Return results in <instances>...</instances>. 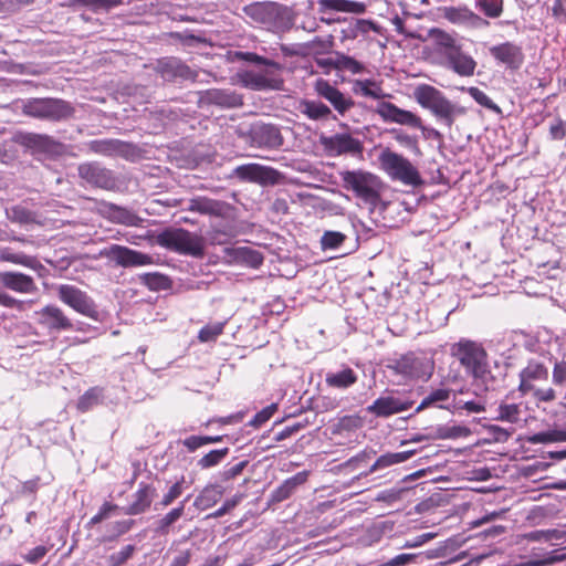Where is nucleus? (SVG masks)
Returning a JSON list of instances; mask_svg holds the SVG:
<instances>
[{"label": "nucleus", "mask_w": 566, "mask_h": 566, "mask_svg": "<svg viewBox=\"0 0 566 566\" xmlns=\"http://www.w3.org/2000/svg\"><path fill=\"white\" fill-rule=\"evenodd\" d=\"M138 281L151 291H161L170 286L168 276L158 272L139 274Z\"/></svg>", "instance_id": "obj_44"}, {"label": "nucleus", "mask_w": 566, "mask_h": 566, "mask_svg": "<svg viewBox=\"0 0 566 566\" xmlns=\"http://www.w3.org/2000/svg\"><path fill=\"white\" fill-rule=\"evenodd\" d=\"M297 109L302 115L312 120L336 119L332 109L318 99H301Z\"/></svg>", "instance_id": "obj_29"}, {"label": "nucleus", "mask_w": 566, "mask_h": 566, "mask_svg": "<svg viewBox=\"0 0 566 566\" xmlns=\"http://www.w3.org/2000/svg\"><path fill=\"white\" fill-rule=\"evenodd\" d=\"M469 434L470 430L464 426L441 427L438 429V437L441 439H455Z\"/></svg>", "instance_id": "obj_59"}, {"label": "nucleus", "mask_w": 566, "mask_h": 566, "mask_svg": "<svg viewBox=\"0 0 566 566\" xmlns=\"http://www.w3.org/2000/svg\"><path fill=\"white\" fill-rule=\"evenodd\" d=\"M415 454V451H402V452H395V453H386L380 455L374 464L369 468V470L365 473H363L365 476L377 472L379 470L389 468L397 463H402L407 460H409Z\"/></svg>", "instance_id": "obj_37"}, {"label": "nucleus", "mask_w": 566, "mask_h": 566, "mask_svg": "<svg viewBox=\"0 0 566 566\" xmlns=\"http://www.w3.org/2000/svg\"><path fill=\"white\" fill-rule=\"evenodd\" d=\"M490 433L493 436V439L496 442H506L512 434L514 433L513 428H503L496 424H492L489 427Z\"/></svg>", "instance_id": "obj_63"}, {"label": "nucleus", "mask_w": 566, "mask_h": 566, "mask_svg": "<svg viewBox=\"0 0 566 566\" xmlns=\"http://www.w3.org/2000/svg\"><path fill=\"white\" fill-rule=\"evenodd\" d=\"M87 147L92 153L103 156L129 158L135 153V147L132 144L113 138L91 140Z\"/></svg>", "instance_id": "obj_23"}, {"label": "nucleus", "mask_w": 566, "mask_h": 566, "mask_svg": "<svg viewBox=\"0 0 566 566\" xmlns=\"http://www.w3.org/2000/svg\"><path fill=\"white\" fill-rule=\"evenodd\" d=\"M452 354L465 368L467 374L474 380L486 385L493 379L488 363V354L484 348L475 342L461 339L452 347Z\"/></svg>", "instance_id": "obj_4"}, {"label": "nucleus", "mask_w": 566, "mask_h": 566, "mask_svg": "<svg viewBox=\"0 0 566 566\" xmlns=\"http://www.w3.org/2000/svg\"><path fill=\"white\" fill-rule=\"evenodd\" d=\"M57 297L75 312L96 322L102 321V313L98 311L94 300L78 287L70 284H62L57 287Z\"/></svg>", "instance_id": "obj_10"}, {"label": "nucleus", "mask_w": 566, "mask_h": 566, "mask_svg": "<svg viewBox=\"0 0 566 566\" xmlns=\"http://www.w3.org/2000/svg\"><path fill=\"white\" fill-rule=\"evenodd\" d=\"M451 390L448 388H437L430 391L416 408V412H420L430 407L446 408L443 405L450 399Z\"/></svg>", "instance_id": "obj_41"}, {"label": "nucleus", "mask_w": 566, "mask_h": 566, "mask_svg": "<svg viewBox=\"0 0 566 566\" xmlns=\"http://www.w3.org/2000/svg\"><path fill=\"white\" fill-rule=\"evenodd\" d=\"M394 369L405 377L427 380L432 375L433 364L424 356L407 353L394 361Z\"/></svg>", "instance_id": "obj_15"}, {"label": "nucleus", "mask_w": 566, "mask_h": 566, "mask_svg": "<svg viewBox=\"0 0 566 566\" xmlns=\"http://www.w3.org/2000/svg\"><path fill=\"white\" fill-rule=\"evenodd\" d=\"M441 15L452 24L470 29H480L490 24L488 20L481 18L467 6L443 7L441 8Z\"/></svg>", "instance_id": "obj_21"}, {"label": "nucleus", "mask_w": 566, "mask_h": 566, "mask_svg": "<svg viewBox=\"0 0 566 566\" xmlns=\"http://www.w3.org/2000/svg\"><path fill=\"white\" fill-rule=\"evenodd\" d=\"M189 499L190 495L182 500L179 506L169 511L166 515H164L155 523V532L157 534L166 535L169 533L170 526L174 525L184 515L185 505Z\"/></svg>", "instance_id": "obj_38"}, {"label": "nucleus", "mask_w": 566, "mask_h": 566, "mask_svg": "<svg viewBox=\"0 0 566 566\" xmlns=\"http://www.w3.org/2000/svg\"><path fill=\"white\" fill-rule=\"evenodd\" d=\"M108 214L112 221L128 227L138 226L140 221V218L130 210L113 203L108 206Z\"/></svg>", "instance_id": "obj_42"}, {"label": "nucleus", "mask_w": 566, "mask_h": 566, "mask_svg": "<svg viewBox=\"0 0 566 566\" xmlns=\"http://www.w3.org/2000/svg\"><path fill=\"white\" fill-rule=\"evenodd\" d=\"M10 140L38 159H56L65 153V145L48 134L17 130Z\"/></svg>", "instance_id": "obj_6"}, {"label": "nucleus", "mask_w": 566, "mask_h": 566, "mask_svg": "<svg viewBox=\"0 0 566 566\" xmlns=\"http://www.w3.org/2000/svg\"><path fill=\"white\" fill-rule=\"evenodd\" d=\"M283 145V137L277 126L254 122L250 125V147L279 148Z\"/></svg>", "instance_id": "obj_17"}, {"label": "nucleus", "mask_w": 566, "mask_h": 566, "mask_svg": "<svg viewBox=\"0 0 566 566\" xmlns=\"http://www.w3.org/2000/svg\"><path fill=\"white\" fill-rule=\"evenodd\" d=\"M277 410L276 403H271L256 412V415L250 420V427L260 428L266 421H269L274 412Z\"/></svg>", "instance_id": "obj_58"}, {"label": "nucleus", "mask_w": 566, "mask_h": 566, "mask_svg": "<svg viewBox=\"0 0 566 566\" xmlns=\"http://www.w3.org/2000/svg\"><path fill=\"white\" fill-rule=\"evenodd\" d=\"M390 133L392 134L395 140L400 145L411 150H418V140L416 136H411L399 129H392Z\"/></svg>", "instance_id": "obj_62"}, {"label": "nucleus", "mask_w": 566, "mask_h": 566, "mask_svg": "<svg viewBox=\"0 0 566 566\" xmlns=\"http://www.w3.org/2000/svg\"><path fill=\"white\" fill-rule=\"evenodd\" d=\"M428 35L433 43L436 51L439 52L443 59L460 46L457 39L442 29L432 28Z\"/></svg>", "instance_id": "obj_31"}, {"label": "nucleus", "mask_w": 566, "mask_h": 566, "mask_svg": "<svg viewBox=\"0 0 566 566\" xmlns=\"http://www.w3.org/2000/svg\"><path fill=\"white\" fill-rule=\"evenodd\" d=\"M124 0H72L73 6H83L90 8L94 12L109 11L113 8L119 7Z\"/></svg>", "instance_id": "obj_50"}, {"label": "nucleus", "mask_w": 566, "mask_h": 566, "mask_svg": "<svg viewBox=\"0 0 566 566\" xmlns=\"http://www.w3.org/2000/svg\"><path fill=\"white\" fill-rule=\"evenodd\" d=\"M552 360L553 356L546 352L526 361V365L518 373L520 384L517 390L522 396L531 395L537 403L551 402L556 399L554 388L537 387L538 382L548 380Z\"/></svg>", "instance_id": "obj_1"}, {"label": "nucleus", "mask_w": 566, "mask_h": 566, "mask_svg": "<svg viewBox=\"0 0 566 566\" xmlns=\"http://www.w3.org/2000/svg\"><path fill=\"white\" fill-rule=\"evenodd\" d=\"M198 106L216 105L219 107L231 108L243 105V95L237 94L232 90L210 88L198 92Z\"/></svg>", "instance_id": "obj_19"}, {"label": "nucleus", "mask_w": 566, "mask_h": 566, "mask_svg": "<svg viewBox=\"0 0 566 566\" xmlns=\"http://www.w3.org/2000/svg\"><path fill=\"white\" fill-rule=\"evenodd\" d=\"M99 256L114 261L123 268L142 266L153 263L150 255L118 244H112L102 249Z\"/></svg>", "instance_id": "obj_16"}, {"label": "nucleus", "mask_w": 566, "mask_h": 566, "mask_svg": "<svg viewBox=\"0 0 566 566\" xmlns=\"http://www.w3.org/2000/svg\"><path fill=\"white\" fill-rule=\"evenodd\" d=\"M566 441V429H554L534 433L528 438L532 444Z\"/></svg>", "instance_id": "obj_45"}, {"label": "nucleus", "mask_w": 566, "mask_h": 566, "mask_svg": "<svg viewBox=\"0 0 566 566\" xmlns=\"http://www.w3.org/2000/svg\"><path fill=\"white\" fill-rule=\"evenodd\" d=\"M551 138L562 140L566 136V122L557 118L549 127Z\"/></svg>", "instance_id": "obj_64"}, {"label": "nucleus", "mask_w": 566, "mask_h": 566, "mask_svg": "<svg viewBox=\"0 0 566 566\" xmlns=\"http://www.w3.org/2000/svg\"><path fill=\"white\" fill-rule=\"evenodd\" d=\"M412 401L395 396L379 397L373 405L367 407V411L377 417H389L391 415L406 411L412 407Z\"/></svg>", "instance_id": "obj_25"}, {"label": "nucleus", "mask_w": 566, "mask_h": 566, "mask_svg": "<svg viewBox=\"0 0 566 566\" xmlns=\"http://www.w3.org/2000/svg\"><path fill=\"white\" fill-rule=\"evenodd\" d=\"M345 240L346 235L339 231H325L321 238V247L324 251L336 250Z\"/></svg>", "instance_id": "obj_53"}, {"label": "nucleus", "mask_w": 566, "mask_h": 566, "mask_svg": "<svg viewBox=\"0 0 566 566\" xmlns=\"http://www.w3.org/2000/svg\"><path fill=\"white\" fill-rule=\"evenodd\" d=\"M283 80L280 66L258 54L250 53V88L251 90H281Z\"/></svg>", "instance_id": "obj_9"}, {"label": "nucleus", "mask_w": 566, "mask_h": 566, "mask_svg": "<svg viewBox=\"0 0 566 566\" xmlns=\"http://www.w3.org/2000/svg\"><path fill=\"white\" fill-rule=\"evenodd\" d=\"M0 261L21 264L30 269H38L41 266L36 258L27 255L24 253H15L11 248H0Z\"/></svg>", "instance_id": "obj_39"}, {"label": "nucleus", "mask_w": 566, "mask_h": 566, "mask_svg": "<svg viewBox=\"0 0 566 566\" xmlns=\"http://www.w3.org/2000/svg\"><path fill=\"white\" fill-rule=\"evenodd\" d=\"M355 90L361 95L366 97H371L374 99H381L382 97L386 96L380 85L373 80L356 81Z\"/></svg>", "instance_id": "obj_47"}, {"label": "nucleus", "mask_w": 566, "mask_h": 566, "mask_svg": "<svg viewBox=\"0 0 566 566\" xmlns=\"http://www.w3.org/2000/svg\"><path fill=\"white\" fill-rule=\"evenodd\" d=\"M322 11H338L361 14L366 11V4L350 0H318Z\"/></svg>", "instance_id": "obj_33"}, {"label": "nucleus", "mask_w": 566, "mask_h": 566, "mask_svg": "<svg viewBox=\"0 0 566 566\" xmlns=\"http://www.w3.org/2000/svg\"><path fill=\"white\" fill-rule=\"evenodd\" d=\"M223 325V323H214L203 326L198 334L199 340L203 343L214 340L222 333Z\"/></svg>", "instance_id": "obj_56"}, {"label": "nucleus", "mask_w": 566, "mask_h": 566, "mask_svg": "<svg viewBox=\"0 0 566 566\" xmlns=\"http://www.w3.org/2000/svg\"><path fill=\"white\" fill-rule=\"evenodd\" d=\"M503 7V0H474V8L490 19L501 17Z\"/></svg>", "instance_id": "obj_46"}, {"label": "nucleus", "mask_w": 566, "mask_h": 566, "mask_svg": "<svg viewBox=\"0 0 566 566\" xmlns=\"http://www.w3.org/2000/svg\"><path fill=\"white\" fill-rule=\"evenodd\" d=\"M357 381L356 373L349 368L344 367L336 371L326 374L325 382L328 387L336 389H347Z\"/></svg>", "instance_id": "obj_32"}, {"label": "nucleus", "mask_w": 566, "mask_h": 566, "mask_svg": "<svg viewBox=\"0 0 566 566\" xmlns=\"http://www.w3.org/2000/svg\"><path fill=\"white\" fill-rule=\"evenodd\" d=\"M221 495L222 492L219 485H207L195 499L193 506L200 511H205L214 505L220 500Z\"/></svg>", "instance_id": "obj_40"}, {"label": "nucleus", "mask_w": 566, "mask_h": 566, "mask_svg": "<svg viewBox=\"0 0 566 566\" xmlns=\"http://www.w3.org/2000/svg\"><path fill=\"white\" fill-rule=\"evenodd\" d=\"M523 416L524 410L521 403L503 399L496 407L493 419L510 424H518L523 421Z\"/></svg>", "instance_id": "obj_30"}, {"label": "nucleus", "mask_w": 566, "mask_h": 566, "mask_svg": "<svg viewBox=\"0 0 566 566\" xmlns=\"http://www.w3.org/2000/svg\"><path fill=\"white\" fill-rule=\"evenodd\" d=\"M306 472H298L295 475L289 478L273 491L271 500L273 502H281L286 500L289 496H291L297 486L306 481Z\"/></svg>", "instance_id": "obj_34"}, {"label": "nucleus", "mask_w": 566, "mask_h": 566, "mask_svg": "<svg viewBox=\"0 0 566 566\" xmlns=\"http://www.w3.org/2000/svg\"><path fill=\"white\" fill-rule=\"evenodd\" d=\"M1 284L18 293H32L36 290L33 279L19 272H1Z\"/></svg>", "instance_id": "obj_27"}, {"label": "nucleus", "mask_w": 566, "mask_h": 566, "mask_svg": "<svg viewBox=\"0 0 566 566\" xmlns=\"http://www.w3.org/2000/svg\"><path fill=\"white\" fill-rule=\"evenodd\" d=\"M134 525H135V521L134 520L117 521V522H115L112 525V528L114 531V535L105 536V537H103L101 539V542L113 541L116 537L122 536V535L126 534L127 532H129L134 527Z\"/></svg>", "instance_id": "obj_60"}, {"label": "nucleus", "mask_w": 566, "mask_h": 566, "mask_svg": "<svg viewBox=\"0 0 566 566\" xmlns=\"http://www.w3.org/2000/svg\"><path fill=\"white\" fill-rule=\"evenodd\" d=\"M52 548L53 544H41L21 554V558L27 564L35 565L39 564Z\"/></svg>", "instance_id": "obj_51"}, {"label": "nucleus", "mask_w": 566, "mask_h": 566, "mask_svg": "<svg viewBox=\"0 0 566 566\" xmlns=\"http://www.w3.org/2000/svg\"><path fill=\"white\" fill-rule=\"evenodd\" d=\"M462 92H467L479 105L496 113L501 114V108L480 88L470 86L461 87Z\"/></svg>", "instance_id": "obj_49"}, {"label": "nucleus", "mask_w": 566, "mask_h": 566, "mask_svg": "<svg viewBox=\"0 0 566 566\" xmlns=\"http://www.w3.org/2000/svg\"><path fill=\"white\" fill-rule=\"evenodd\" d=\"M103 388L93 387L86 390L77 401V408L82 412H86L95 406L102 403L104 398Z\"/></svg>", "instance_id": "obj_43"}, {"label": "nucleus", "mask_w": 566, "mask_h": 566, "mask_svg": "<svg viewBox=\"0 0 566 566\" xmlns=\"http://www.w3.org/2000/svg\"><path fill=\"white\" fill-rule=\"evenodd\" d=\"M185 210L191 212H199L201 214L221 217L227 213L228 205L219 200H213L206 197H198L189 200L188 206L185 208Z\"/></svg>", "instance_id": "obj_28"}, {"label": "nucleus", "mask_w": 566, "mask_h": 566, "mask_svg": "<svg viewBox=\"0 0 566 566\" xmlns=\"http://www.w3.org/2000/svg\"><path fill=\"white\" fill-rule=\"evenodd\" d=\"M378 160L381 169L391 180L412 187H419L423 184L418 169L402 155L387 148L380 153Z\"/></svg>", "instance_id": "obj_8"}, {"label": "nucleus", "mask_w": 566, "mask_h": 566, "mask_svg": "<svg viewBox=\"0 0 566 566\" xmlns=\"http://www.w3.org/2000/svg\"><path fill=\"white\" fill-rule=\"evenodd\" d=\"M136 546L128 544L107 557V566H124L135 554Z\"/></svg>", "instance_id": "obj_52"}, {"label": "nucleus", "mask_w": 566, "mask_h": 566, "mask_svg": "<svg viewBox=\"0 0 566 566\" xmlns=\"http://www.w3.org/2000/svg\"><path fill=\"white\" fill-rule=\"evenodd\" d=\"M319 144L325 153L332 157L343 155L356 157L361 155L364 150L363 143L348 133H336L331 136L321 135Z\"/></svg>", "instance_id": "obj_13"}, {"label": "nucleus", "mask_w": 566, "mask_h": 566, "mask_svg": "<svg viewBox=\"0 0 566 566\" xmlns=\"http://www.w3.org/2000/svg\"><path fill=\"white\" fill-rule=\"evenodd\" d=\"M280 174L273 168L250 163V181L262 186H272L279 182Z\"/></svg>", "instance_id": "obj_35"}, {"label": "nucleus", "mask_w": 566, "mask_h": 566, "mask_svg": "<svg viewBox=\"0 0 566 566\" xmlns=\"http://www.w3.org/2000/svg\"><path fill=\"white\" fill-rule=\"evenodd\" d=\"M375 112L386 123H396L411 128H419L422 132L427 130L418 115L410 111L402 109L390 102L382 101L378 103ZM428 132L434 137H440V133L434 128L428 129Z\"/></svg>", "instance_id": "obj_12"}, {"label": "nucleus", "mask_w": 566, "mask_h": 566, "mask_svg": "<svg viewBox=\"0 0 566 566\" xmlns=\"http://www.w3.org/2000/svg\"><path fill=\"white\" fill-rule=\"evenodd\" d=\"M490 54L509 69L517 70L524 62L522 48L513 42H504L490 48Z\"/></svg>", "instance_id": "obj_24"}, {"label": "nucleus", "mask_w": 566, "mask_h": 566, "mask_svg": "<svg viewBox=\"0 0 566 566\" xmlns=\"http://www.w3.org/2000/svg\"><path fill=\"white\" fill-rule=\"evenodd\" d=\"M77 171L81 179L96 188L115 190L120 184L111 169L96 161L81 164Z\"/></svg>", "instance_id": "obj_14"}, {"label": "nucleus", "mask_w": 566, "mask_h": 566, "mask_svg": "<svg viewBox=\"0 0 566 566\" xmlns=\"http://www.w3.org/2000/svg\"><path fill=\"white\" fill-rule=\"evenodd\" d=\"M185 476H181L180 480L175 482L168 490L167 493L164 494L160 505L166 507L170 505L175 500H177L184 491Z\"/></svg>", "instance_id": "obj_57"}, {"label": "nucleus", "mask_w": 566, "mask_h": 566, "mask_svg": "<svg viewBox=\"0 0 566 566\" xmlns=\"http://www.w3.org/2000/svg\"><path fill=\"white\" fill-rule=\"evenodd\" d=\"M220 440V436H190L182 441V444L189 452H193L206 444L219 442Z\"/></svg>", "instance_id": "obj_54"}, {"label": "nucleus", "mask_w": 566, "mask_h": 566, "mask_svg": "<svg viewBox=\"0 0 566 566\" xmlns=\"http://www.w3.org/2000/svg\"><path fill=\"white\" fill-rule=\"evenodd\" d=\"M38 323L49 333H61L74 329V323L56 305H46L36 312Z\"/></svg>", "instance_id": "obj_20"}, {"label": "nucleus", "mask_w": 566, "mask_h": 566, "mask_svg": "<svg viewBox=\"0 0 566 566\" xmlns=\"http://www.w3.org/2000/svg\"><path fill=\"white\" fill-rule=\"evenodd\" d=\"M157 243L179 254L202 258L205 254V239L182 228L167 229L158 234Z\"/></svg>", "instance_id": "obj_7"}, {"label": "nucleus", "mask_w": 566, "mask_h": 566, "mask_svg": "<svg viewBox=\"0 0 566 566\" xmlns=\"http://www.w3.org/2000/svg\"><path fill=\"white\" fill-rule=\"evenodd\" d=\"M343 187L374 210L380 201L381 181L376 175L364 170H346L339 174Z\"/></svg>", "instance_id": "obj_5"}, {"label": "nucleus", "mask_w": 566, "mask_h": 566, "mask_svg": "<svg viewBox=\"0 0 566 566\" xmlns=\"http://www.w3.org/2000/svg\"><path fill=\"white\" fill-rule=\"evenodd\" d=\"M486 387L480 388L479 391H475V397L472 400H465L464 398H459L455 400L454 408L458 411H467V413H480L485 411V406L488 403L486 400Z\"/></svg>", "instance_id": "obj_36"}, {"label": "nucleus", "mask_w": 566, "mask_h": 566, "mask_svg": "<svg viewBox=\"0 0 566 566\" xmlns=\"http://www.w3.org/2000/svg\"><path fill=\"white\" fill-rule=\"evenodd\" d=\"M552 382L562 387L566 385V360H555L553 365Z\"/></svg>", "instance_id": "obj_61"}, {"label": "nucleus", "mask_w": 566, "mask_h": 566, "mask_svg": "<svg viewBox=\"0 0 566 566\" xmlns=\"http://www.w3.org/2000/svg\"><path fill=\"white\" fill-rule=\"evenodd\" d=\"M154 71L165 82L182 84L186 81L190 82H202L199 80V73L186 64L178 57L166 56L156 61L154 64Z\"/></svg>", "instance_id": "obj_11"}, {"label": "nucleus", "mask_w": 566, "mask_h": 566, "mask_svg": "<svg viewBox=\"0 0 566 566\" xmlns=\"http://www.w3.org/2000/svg\"><path fill=\"white\" fill-rule=\"evenodd\" d=\"M443 65L459 76L470 77L474 75L478 63L473 56L464 52L460 45L444 59Z\"/></svg>", "instance_id": "obj_26"}, {"label": "nucleus", "mask_w": 566, "mask_h": 566, "mask_svg": "<svg viewBox=\"0 0 566 566\" xmlns=\"http://www.w3.org/2000/svg\"><path fill=\"white\" fill-rule=\"evenodd\" d=\"M157 496V490L154 485L140 482L138 489L132 495V501L128 505L123 506L120 512L125 515H140L146 513L155 497Z\"/></svg>", "instance_id": "obj_22"}, {"label": "nucleus", "mask_w": 566, "mask_h": 566, "mask_svg": "<svg viewBox=\"0 0 566 566\" xmlns=\"http://www.w3.org/2000/svg\"><path fill=\"white\" fill-rule=\"evenodd\" d=\"M413 97L417 103L430 111L436 119L442 125L451 128L455 119L467 114V108L451 102L447 96L434 86L420 84L413 91Z\"/></svg>", "instance_id": "obj_2"}, {"label": "nucleus", "mask_w": 566, "mask_h": 566, "mask_svg": "<svg viewBox=\"0 0 566 566\" xmlns=\"http://www.w3.org/2000/svg\"><path fill=\"white\" fill-rule=\"evenodd\" d=\"M228 452V448L212 450L198 461V465L201 469L212 468L219 464L227 457Z\"/></svg>", "instance_id": "obj_55"}, {"label": "nucleus", "mask_w": 566, "mask_h": 566, "mask_svg": "<svg viewBox=\"0 0 566 566\" xmlns=\"http://www.w3.org/2000/svg\"><path fill=\"white\" fill-rule=\"evenodd\" d=\"M7 218L11 222H15L19 224H29L34 222V214L25 207L21 205L12 206L6 209Z\"/></svg>", "instance_id": "obj_48"}, {"label": "nucleus", "mask_w": 566, "mask_h": 566, "mask_svg": "<svg viewBox=\"0 0 566 566\" xmlns=\"http://www.w3.org/2000/svg\"><path fill=\"white\" fill-rule=\"evenodd\" d=\"M21 111L25 116L40 120L60 123L74 117L72 103L55 97H31L22 101Z\"/></svg>", "instance_id": "obj_3"}, {"label": "nucleus", "mask_w": 566, "mask_h": 566, "mask_svg": "<svg viewBox=\"0 0 566 566\" xmlns=\"http://www.w3.org/2000/svg\"><path fill=\"white\" fill-rule=\"evenodd\" d=\"M314 91L321 98L327 101L342 116H344L355 105V102L350 96L345 95L327 80L317 78L314 83Z\"/></svg>", "instance_id": "obj_18"}]
</instances>
